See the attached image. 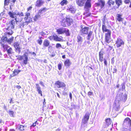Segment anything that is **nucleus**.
<instances>
[{"mask_svg":"<svg viewBox=\"0 0 131 131\" xmlns=\"http://www.w3.org/2000/svg\"><path fill=\"white\" fill-rule=\"evenodd\" d=\"M73 20L72 18L66 17L61 21V25L64 27L69 26L73 23Z\"/></svg>","mask_w":131,"mask_h":131,"instance_id":"obj_3","label":"nucleus"},{"mask_svg":"<svg viewBox=\"0 0 131 131\" xmlns=\"http://www.w3.org/2000/svg\"><path fill=\"white\" fill-rule=\"evenodd\" d=\"M123 123L129 126L131 125V120L128 117L124 119Z\"/></svg>","mask_w":131,"mask_h":131,"instance_id":"obj_18","label":"nucleus"},{"mask_svg":"<svg viewBox=\"0 0 131 131\" xmlns=\"http://www.w3.org/2000/svg\"><path fill=\"white\" fill-rule=\"evenodd\" d=\"M69 96L70 99L71 100L72 99V94L71 92H70L69 93Z\"/></svg>","mask_w":131,"mask_h":131,"instance_id":"obj_52","label":"nucleus"},{"mask_svg":"<svg viewBox=\"0 0 131 131\" xmlns=\"http://www.w3.org/2000/svg\"><path fill=\"white\" fill-rule=\"evenodd\" d=\"M12 100H13L12 98H11L10 99V102H9V103H10H10H14V102H13Z\"/></svg>","mask_w":131,"mask_h":131,"instance_id":"obj_62","label":"nucleus"},{"mask_svg":"<svg viewBox=\"0 0 131 131\" xmlns=\"http://www.w3.org/2000/svg\"><path fill=\"white\" fill-rule=\"evenodd\" d=\"M16 87L18 89H19L21 88V87L20 85H17L16 86Z\"/></svg>","mask_w":131,"mask_h":131,"instance_id":"obj_60","label":"nucleus"},{"mask_svg":"<svg viewBox=\"0 0 131 131\" xmlns=\"http://www.w3.org/2000/svg\"><path fill=\"white\" fill-rule=\"evenodd\" d=\"M64 65L66 67H69L71 64V62L69 59H67L64 62Z\"/></svg>","mask_w":131,"mask_h":131,"instance_id":"obj_19","label":"nucleus"},{"mask_svg":"<svg viewBox=\"0 0 131 131\" xmlns=\"http://www.w3.org/2000/svg\"><path fill=\"white\" fill-rule=\"evenodd\" d=\"M40 34H41V35L42 36H43L45 35L46 34L45 32H43V31H41L40 32Z\"/></svg>","mask_w":131,"mask_h":131,"instance_id":"obj_57","label":"nucleus"},{"mask_svg":"<svg viewBox=\"0 0 131 131\" xmlns=\"http://www.w3.org/2000/svg\"><path fill=\"white\" fill-rule=\"evenodd\" d=\"M81 29L80 30V32L81 35H87L88 34L89 30V28L87 27H85L83 28L81 27Z\"/></svg>","mask_w":131,"mask_h":131,"instance_id":"obj_8","label":"nucleus"},{"mask_svg":"<svg viewBox=\"0 0 131 131\" xmlns=\"http://www.w3.org/2000/svg\"><path fill=\"white\" fill-rule=\"evenodd\" d=\"M10 0H5L4 5H8L9 3Z\"/></svg>","mask_w":131,"mask_h":131,"instance_id":"obj_44","label":"nucleus"},{"mask_svg":"<svg viewBox=\"0 0 131 131\" xmlns=\"http://www.w3.org/2000/svg\"><path fill=\"white\" fill-rule=\"evenodd\" d=\"M62 63H59L58 65V68L59 70H60L61 68L62 67Z\"/></svg>","mask_w":131,"mask_h":131,"instance_id":"obj_42","label":"nucleus"},{"mask_svg":"<svg viewBox=\"0 0 131 131\" xmlns=\"http://www.w3.org/2000/svg\"><path fill=\"white\" fill-rule=\"evenodd\" d=\"M65 28H59L56 30V32L58 34H64V30Z\"/></svg>","mask_w":131,"mask_h":131,"instance_id":"obj_22","label":"nucleus"},{"mask_svg":"<svg viewBox=\"0 0 131 131\" xmlns=\"http://www.w3.org/2000/svg\"><path fill=\"white\" fill-rule=\"evenodd\" d=\"M93 32L92 31H90L87 34H88V38L87 39L88 40H90L91 37V36L93 34Z\"/></svg>","mask_w":131,"mask_h":131,"instance_id":"obj_36","label":"nucleus"},{"mask_svg":"<svg viewBox=\"0 0 131 131\" xmlns=\"http://www.w3.org/2000/svg\"><path fill=\"white\" fill-rule=\"evenodd\" d=\"M30 15V13H26L25 15V17H24V19L25 20H27L29 18V16Z\"/></svg>","mask_w":131,"mask_h":131,"instance_id":"obj_40","label":"nucleus"},{"mask_svg":"<svg viewBox=\"0 0 131 131\" xmlns=\"http://www.w3.org/2000/svg\"><path fill=\"white\" fill-rule=\"evenodd\" d=\"M56 47L57 48H58L60 47L61 48L62 47L60 43H57L56 44Z\"/></svg>","mask_w":131,"mask_h":131,"instance_id":"obj_47","label":"nucleus"},{"mask_svg":"<svg viewBox=\"0 0 131 131\" xmlns=\"http://www.w3.org/2000/svg\"><path fill=\"white\" fill-rule=\"evenodd\" d=\"M25 22H23L20 24V26L23 27L24 26V23Z\"/></svg>","mask_w":131,"mask_h":131,"instance_id":"obj_58","label":"nucleus"},{"mask_svg":"<svg viewBox=\"0 0 131 131\" xmlns=\"http://www.w3.org/2000/svg\"><path fill=\"white\" fill-rule=\"evenodd\" d=\"M20 44L17 42H14L13 44V46L15 48V51L19 53H20L21 49V48L20 47Z\"/></svg>","mask_w":131,"mask_h":131,"instance_id":"obj_10","label":"nucleus"},{"mask_svg":"<svg viewBox=\"0 0 131 131\" xmlns=\"http://www.w3.org/2000/svg\"><path fill=\"white\" fill-rule=\"evenodd\" d=\"M107 45L108 46L109 48H110L109 49H107V51H110V50H111L113 48V47L110 46L109 45Z\"/></svg>","mask_w":131,"mask_h":131,"instance_id":"obj_49","label":"nucleus"},{"mask_svg":"<svg viewBox=\"0 0 131 131\" xmlns=\"http://www.w3.org/2000/svg\"><path fill=\"white\" fill-rule=\"evenodd\" d=\"M90 115V113L89 112H87L85 114L82 119V123L83 124H85L87 123L89 119Z\"/></svg>","mask_w":131,"mask_h":131,"instance_id":"obj_9","label":"nucleus"},{"mask_svg":"<svg viewBox=\"0 0 131 131\" xmlns=\"http://www.w3.org/2000/svg\"><path fill=\"white\" fill-rule=\"evenodd\" d=\"M124 2L126 4H128L130 2L129 0H125Z\"/></svg>","mask_w":131,"mask_h":131,"instance_id":"obj_54","label":"nucleus"},{"mask_svg":"<svg viewBox=\"0 0 131 131\" xmlns=\"http://www.w3.org/2000/svg\"><path fill=\"white\" fill-rule=\"evenodd\" d=\"M103 24L102 25V30L103 32H107L105 35V41L107 43H109L112 40L111 39V31L110 30L107 29L105 25V19H104L102 20Z\"/></svg>","mask_w":131,"mask_h":131,"instance_id":"obj_2","label":"nucleus"},{"mask_svg":"<svg viewBox=\"0 0 131 131\" xmlns=\"http://www.w3.org/2000/svg\"><path fill=\"white\" fill-rule=\"evenodd\" d=\"M40 84L41 85H42V86H44V85L43 84V82L42 81H40Z\"/></svg>","mask_w":131,"mask_h":131,"instance_id":"obj_61","label":"nucleus"},{"mask_svg":"<svg viewBox=\"0 0 131 131\" xmlns=\"http://www.w3.org/2000/svg\"><path fill=\"white\" fill-rule=\"evenodd\" d=\"M115 3L117 6L116 8H118L119 6L122 4V0H115Z\"/></svg>","mask_w":131,"mask_h":131,"instance_id":"obj_24","label":"nucleus"},{"mask_svg":"<svg viewBox=\"0 0 131 131\" xmlns=\"http://www.w3.org/2000/svg\"><path fill=\"white\" fill-rule=\"evenodd\" d=\"M37 122V121H36V122L32 124L31 126V127H35V126H36V123Z\"/></svg>","mask_w":131,"mask_h":131,"instance_id":"obj_50","label":"nucleus"},{"mask_svg":"<svg viewBox=\"0 0 131 131\" xmlns=\"http://www.w3.org/2000/svg\"><path fill=\"white\" fill-rule=\"evenodd\" d=\"M105 3V1L104 0H99L97 3H95V5L97 7H100L101 9L104 6Z\"/></svg>","mask_w":131,"mask_h":131,"instance_id":"obj_11","label":"nucleus"},{"mask_svg":"<svg viewBox=\"0 0 131 131\" xmlns=\"http://www.w3.org/2000/svg\"><path fill=\"white\" fill-rule=\"evenodd\" d=\"M117 71V69L116 68H114L113 69V73H115Z\"/></svg>","mask_w":131,"mask_h":131,"instance_id":"obj_56","label":"nucleus"},{"mask_svg":"<svg viewBox=\"0 0 131 131\" xmlns=\"http://www.w3.org/2000/svg\"><path fill=\"white\" fill-rule=\"evenodd\" d=\"M36 88L37 89V91L38 92V93L39 94H40L41 96H42V91L41 90V88L40 87L39 85L38 84H36Z\"/></svg>","mask_w":131,"mask_h":131,"instance_id":"obj_21","label":"nucleus"},{"mask_svg":"<svg viewBox=\"0 0 131 131\" xmlns=\"http://www.w3.org/2000/svg\"><path fill=\"white\" fill-rule=\"evenodd\" d=\"M77 42H82V38L81 36L79 35L77 37Z\"/></svg>","mask_w":131,"mask_h":131,"instance_id":"obj_38","label":"nucleus"},{"mask_svg":"<svg viewBox=\"0 0 131 131\" xmlns=\"http://www.w3.org/2000/svg\"><path fill=\"white\" fill-rule=\"evenodd\" d=\"M115 44L117 47L118 48L124 46V42L121 38H118L115 41Z\"/></svg>","mask_w":131,"mask_h":131,"instance_id":"obj_6","label":"nucleus"},{"mask_svg":"<svg viewBox=\"0 0 131 131\" xmlns=\"http://www.w3.org/2000/svg\"><path fill=\"white\" fill-rule=\"evenodd\" d=\"M7 38L4 36H2L1 38L0 43H5L7 42Z\"/></svg>","mask_w":131,"mask_h":131,"instance_id":"obj_26","label":"nucleus"},{"mask_svg":"<svg viewBox=\"0 0 131 131\" xmlns=\"http://www.w3.org/2000/svg\"><path fill=\"white\" fill-rule=\"evenodd\" d=\"M13 31L11 30V32H8L7 33V34L8 35H11L13 33Z\"/></svg>","mask_w":131,"mask_h":131,"instance_id":"obj_53","label":"nucleus"},{"mask_svg":"<svg viewBox=\"0 0 131 131\" xmlns=\"http://www.w3.org/2000/svg\"><path fill=\"white\" fill-rule=\"evenodd\" d=\"M107 4L110 6L111 5H114L115 2L112 0H108L107 2Z\"/></svg>","mask_w":131,"mask_h":131,"instance_id":"obj_31","label":"nucleus"},{"mask_svg":"<svg viewBox=\"0 0 131 131\" xmlns=\"http://www.w3.org/2000/svg\"><path fill=\"white\" fill-rule=\"evenodd\" d=\"M91 0H87L84 6V8L88 9L90 8L91 6Z\"/></svg>","mask_w":131,"mask_h":131,"instance_id":"obj_16","label":"nucleus"},{"mask_svg":"<svg viewBox=\"0 0 131 131\" xmlns=\"http://www.w3.org/2000/svg\"><path fill=\"white\" fill-rule=\"evenodd\" d=\"M105 121L106 124L108 126L110 125L111 124L112 121L111 119L110 118H106L105 119Z\"/></svg>","mask_w":131,"mask_h":131,"instance_id":"obj_29","label":"nucleus"},{"mask_svg":"<svg viewBox=\"0 0 131 131\" xmlns=\"http://www.w3.org/2000/svg\"><path fill=\"white\" fill-rule=\"evenodd\" d=\"M113 106V108L114 109L115 111H119L120 107L119 105H117L115 103Z\"/></svg>","mask_w":131,"mask_h":131,"instance_id":"obj_25","label":"nucleus"},{"mask_svg":"<svg viewBox=\"0 0 131 131\" xmlns=\"http://www.w3.org/2000/svg\"><path fill=\"white\" fill-rule=\"evenodd\" d=\"M17 57V59L21 61L20 62L21 65H26L28 63V57L25 54H24L23 55L18 56Z\"/></svg>","mask_w":131,"mask_h":131,"instance_id":"obj_4","label":"nucleus"},{"mask_svg":"<svg viewBox=\"0 0 131 131\" xmlns=\"http://www.w3.org/2000/svg\"><path fill=\"white\" fill-rule=\"evenodd\" d=\"M54 84L55 86L57 88H64L66 86V85L64 82H61L59 80L56 81Z\"/></svg>","mask_w":131,"mask_h":131,"instance_id":"obj_7","label":"nucleus"},{"mask_svg":"<svg viewBox=\"0 0 131 131\" xmlns=\"http://www.w3.org/2000/svg\"><path fill=\"white\" fill-rule=\"evenodd\" d=\"M50 40H54V35L49 36L48 38Z\"/></svg>","mask_w":131,"mask_h":131,"instance_id":"obj_45","label":"nucleus"},{"mask_svg":"<svg viewBox=\"0 0 131 131\" xmlns=\"http://www.w3.org/2000/svg\"><path fill=\"white\" fill-rule=\"evenodd\" d=\"M14 40V37L12 36L9 39H7V42L9 44H11L12 42Z\"/></svg>","mask_w":131,"mask_h":131,"instance_id":"obj_35","label":"nucleus"},{"mask_svg":"<svg viewBox=\"0 0 131 131\" xmlns=\"http://www.w3.org/2000/svg\"><path fill=\"white\" fill-rule=\"evenodd\" d=\"M62 94L63 95H66L67 94V92L65 91L63 92Z\"/></svg>","mask_w":131,"mask_h":131,"instance_id":"obj_59","label":"nucleus"},{"mask_svg":"<svg viewBox=\"0 0 131 131\" xmlns=\"http://www.w3.org/2000/svg\"><path fill=\"white\" fill-rule=\"evenodd\" d=\"M84 15H85L86 17H88L90 16L91 15V13L86 12L84 14Z\"/></svg>","mask_w":131,"mask_h":131,"instance_id":"obj_46","label":"nucleus"},{"mask_svg":"<svg viewBox=\"0 0 131 131\" xmlns=\"http://www.w3.org/2000/svg\"><path fill=\"white\" fill-rule=\"evenodd\" d=\"M21 71V70L15 69L14 71H13V73L10 75L9 77V79H10L12 77L17 75Z\"/></svg>","mask_w":131,"mask_h":131,"instance_id":"obj_13","label":"nucleus"},{"mask_svg":"<svg viewBox=\"0 0 131 131\" xmlns=\"http://www.w3.org/2000/svg\"><path fill=\"white\" fill-rule=\"evenodd\" d=\"M1 45L3 48L5 50H7L8 48L9 47L7 45L3 43H1Z\"/></svg>","mask_w":131,"mask_h":131,"instance_id":"obj_34","label":"nucleus"},{"mask_svg":"<svg viewBox=\"0 0 131 131\" xmlns=\"http://www.w3.org/2000/svg\"><path fill=\"white\" fill-rule=\"evenodd\" d=\"M119 96L120 97V100L124 101H125L126 100L127 97V95L126 94L123 95V93L119 94Z\"/></svg>","mask_w":131,"mask_h":131,"instance_id":"obj_20","label":"nucleus"},{"mask_svg":"<svg viewBox=\"0 0 131 131\" xmlns=\"http://www.w3.org/2000/svg\"><path fill=\"white\" fill-rule=\"evenodd\" d=\"M69 11L71 12V13H75L76 10L75 9L73 6L71 5L69 8L68 9Z\"/></svg>","mask_w":131,"mask_h":131,"instance_id":"obj_27","label":"nucleus"},{"mask_svg":"<svg viewBox=\"0 0 131 131\" xmlns=\"http://www.w3.org/2000/svg\"><path fill=\"white\" fill-rule=\"evenodd\" d=\"M104 52L103 49H101L99 51V60L101 62H102L104 60V64L106 66L107 65V61L105 59H104Z\"/></svg>","mask_w":131,"mask_h":131,"instance_id":"obj_5","label":"nucleus"},{"mask_svg":"<svg viewBox=\"0 0 131 131\" xmlns=\"http://www.w3.org/2000/svg\"><path fill=\"white\" fill-rule=\"evenodd\" d=\"M122 15L120 14H117L116 15L115 18L116 21L119 22H122L123 20V18H122Z\"/></svg>","mask_w":131,"mask_h":131,"instance_id":"obj_14","label":"nucleus"},{"mask_svg":"<svg viewBox=\"0 0 131 131\" xmlns=\"http://www.w3.org/2000/svg\"><path fill=\"white\" fill-rule=\"evenodd\" d=\"M43 38L41 37H39V39L37 40V41L38 44H39L40 45H41L42 42V39Z\"/></svg>","mask_w":131,"mask_h":131,"instance_id":"obj_33","label":"nucleus"},{"mask_svg":"<svg viewBox=\"0 0 131 131\" xmlns=\"http://www.w3.org/2000/svg\"><path fill=\"white\" fill-rule=\"evenodd\" d=\"M114 57H113L111 59V63L112 64H114Z\"/></svg>","mask_w":131,"mask_h":131,"instance_id":"obj_51","label":"nucleus"},{"mask_svg":"<svg viewBox=\"0 0 131 131\" xmlns=\"http://www.w3.org/2000/svg\"><path fill=\"white\" fill-rule=\"evenodd\" d=\"M61 38L59 37L58 35H54V41H61L62 40L63 37L61 36Z\"/></svg>","mask_w":131,"mask_h":131,"instance_id":"obj_23","label":"nucleus"},{"mask_svg":"<svg viewBox=\"0 0 131 131\" xmlns=\"http://www.w3.org/2000/svg\"><path fill=\"white\" fill-rule=\"evenodd\" d=\"M24 126L22 125H20L19 126V129L20 131H23L24 130Z\"/></svg>","mask_w":131,"mask_h":131,"instance_id":"obj_43","label":"nucleus"},{"mask_svg":"<svg viewBox=\"0 0 131 131\" xmlns=\"http://www.w3.org/2000/svg\"><path fill=\"white\" fill-rule=\"evenodd\" d=\"M68 3V2L67 0H62L60 3V4L62 6H63L65 5H67Z\"/></svg>","mask_w":131,"mask_h":131,"instance_id":"obj_30","label":"nucleus"},{"mask_svg":"<svg viewBox=\"0 0 131 131\" xmlns=\"http://www.w3.org/2000/svg\"><path fill=\"white\" fill-rule=\"evenodd\" d=\"M8 112L10 116L13 117H14V112L13 111L9 110Z\"/></svg>","mask_w":131,"mask_h":131,"instance_id":"obj_39","label":"nucleus"},{"mask_svg":"<svg viewBox=\"0 0 131 131\" xmlns=\"http://www.w3.org/2000/svg\"><path fill=\"white\" fill-rule=\"evenodd\" d=\"M56 94H57V96L59 98H60V96L59 95V94L58 93H56Z\"/></svg>","mask_w":131,"mask_h":131,"instance_id":"obj_64","label":"nucleus"},{"mask_svg":"<svg viewBox=\"0 0 131 131\" xmlns=\"http://www.w3.org/2000/svg\"><path fill=\"white\" fill-rule=\"evenodd\" d=\"M45 3V1L43 0H37L35 4V6L39 7L42 6Z\"/></svg>","mask_w":131,"mask_h":131,"instance_id":"obj_12","label":"nucleus"},{"mask_svg":"<svg viewBox=\"0 0 131 131\" xmlns=\"http://www.w3.org/2000/svg\"><path fill=\"white\" fill-rule=\"evenodd\" d=\"M7 52L8 54H12L13 53L12 48L11 47L9 48L8 49H7Z\"/></svg>","mask_w":131,"mask_h":131,"instance_id":"obj_37","label":"nucleus"},{"mask_svg":"<svg viewBox=\"0 0 131 131\" xmlns=\"http://www.w3.org/2000/svg\"><path fill=\"white\" fill-rule=\"evenodd\" d=\"M47 10V8L46 7L42 8L39 10L38 12V14H42L43 12H45Z\"/></svg>","mask_w":131,"mask_h":131,"instance_id":"obj_28","label":"nucleus"},{"mask_svg":"<svg viewBox=\"0 0 131 131\" xmlns=\"http://www.w3.org/2000/svg\"><path fill=\"white\" fill-rule=\"evenodd\" d=\"M8 14L10 17L13 18H14V19H12L9 21V26L8 27L7 29V30H8L10 27H11V29H14L16 24H17L18 23L21 22L22 21L23 18L21 17H23L24 15V13L23 12L17 13V15L19 17H18L16 16L15 17L14 15H15V13L12 12H9Z\"/></svg>","mask_w":131,"mask_h":131,"instance_id":"obj_1","label":"nucleus"},{"mask_svg":"<svg viewBox=\"0 0 131 131\" xmlns=\"http://www.w3.org/2000/svg\"><path fill=\"white\" fill-rule=\"evenodd\" d=\"M88 94L89 96L92 95L93 94V92H92L89 91L88 92Z\"/></svg>","mask_w":131,"mask_h":131,"instance_id":"obj_48","label":"nucleus"},{"mask_svg":"<svg viewBox=\"0 0 131 131\" xmlns=\"http://www.w3.org/2000/svg\"><path fill=\"white\" fill-rule=\"evenodd\" d=\"M50 42L47 39H45L43 42V47H48V49L50 48L51 46H49Z\"/></svg>","mask_w":131,"mask_h":131,"instance_id":"obj_17","label":"nucleus"},{"mask_svg":"<svg viewBox=\"0 0 131 131\" xmlns=\"http://www.w3.org/2000/svg\"><path fill=\"white\" fill-rule=\"evenodd\" d=\"M86 0H76L77 4L80 7L83 6L85 4Z\"/></svg>","mask_w":131,"mask_h":131,"instance_id":"obj_15","label":"nucleus"},{"mask_svg":"<svg viewBox=\"0 0 131 131\" xmlns=\"http://www.w3.org/2000/svg\"><path fill=\"white\" fill-rule=\"evenodd\" d=\"M40 17V15H39V14H38L37 15H36L34 18V20L35 21H37L38 19Z\"/></svg>","mask_w":131,"mask_h":131,"instance_id":"obj_41","label":"nucleus"},{"mask_svg":"<svg viewBox=\"0 0 131 131\" xmlns=\"http://www.w3.org/2000/svg\"><path fill=\"white\" fill-rule=\"evenodd\" d=\"M30 22V21H26L25 22V23H26V24L27 25H28Z\"/></svg>","mask_w":131,"mask_h":131,"instance_id":"obj_63","label":"nucleus"},{"mask_svg":"<svg viewBox=\"0 0 131 131\" xmlns=\"http://www.w3.org/2000/svg\"><path fill=\"white\" fill-rule=\"evenodd\" d=\"M32 8V7L31 6H29L28 8H27V11H29V10H31Z\"/></svg>","mask_w":131,"mask_h":131,"instance_id":"obj_55","label":"nucleus"},{"mask_svg":"<svg viewBox=\"0 0 131 131\" xmlns=\"http://www.w3.org/2000/svg\"><path fill=\"white\" fill-rule=\"evenodd\" d=\"M64 33L67 36H69L70 35L69 30L66 28L65 29H64Z\"/></svg>","mask_w":131,"mask_h":131,"instance_id":"obj_32","label":"nucleus"}]
</instances>
